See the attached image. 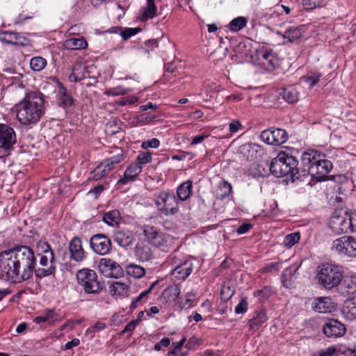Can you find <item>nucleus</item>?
Masks as SVG:
<instances>
[{
    "label": "nucleus",
    "instance_id": "6ab92c4d",
    "mask_svg": "<svg viewBox=\"0 0 356 356\" xmlns=\"http://www.w3.org/2000/svg\"><path fill=\"white\" fill-rule=\"evenodd\" d=\"M116 152L117 153L115 155L106 159L102 162V165H104V168H106L108 172L115 168L117 165L124 162L127 157L124 150L120 148H116Z\"/></svg>",
    "mask_w": 356,
    "mask_h": 356
},
{
    "label": "nucleus",
    "instance_id": "dca6fc26",
    "mask_svg": "<svg viewBox=\"0 0 356 356\" xmlns=\"http://www.w3.org/2000/svg\"><path fill=\"white\" fill-rule=\"evenodd\" d=\"M323 333L329 338H337L346 332V326L337 319H330L323 328Z\"/></svg>",
    "mask_w": 356,
    "mask_h": 356
},
{
    "label": "nucleus",
    "instance_id": "ddd939ff",
    "mask_svg": "<svg viewBox=\"0 0 356 356\" xmlns=\"http://www.w3.org/2000/svg\"><path fill=\"white\" fill-rule=\"evenodd\" d=\"M321 157H325V155L320 154L318 151L314 149H309L304 152L301 156V162L303 165V169L300 171L301 177L310 174V169L312 166L316 165L319 162Z\"/></svg>",
    "mask_w": 356,
    "mask_h": 356
},
{
    "label": "nucleus",
    "instance_id": "a19ab883",
    "mask_svg": "<svg viewBox=\"0 0 356 356\" xmlns=\"http://www.w3.org/2000/svg\"><path fill=\"white\" fill-rule=\"evenodd\" d=\"M108 172V170H107L106 168H104V165H102L101 163L92 172H91L88 179L97 181L105 177Z\"/></svg>",
    "mask_w": 356,
    "mask_h": 356
},
{
    "label": "nucleus",
    "instance_id": "4c0bfd02",
    "mask_svg": "<svg viewBox=\"0 0 356 356\" xmlns=\"http://www.w3.org/2000/svg\"><path fill=\"white\" fill-rule=\"evenodd\" d=\"M247 19L244 17H238L229 22V29L232 31H238L247 25Z\"/></svg>",
    "mask_w": 356,
    "mask_h": 356
},
{
    "label": "nucleus",
    "instance_id": "f257e3e1",
    "mask_svg": "<svg viewBox=\"0 0 356 356\" xmlns=\"http://www.w3.org/2000/svg\"><path fill=\"white\" fill-rule=\"evenodd\" d=\"M37 259L27 245H16L0 252V280L21 283L32 277Z\"/></svg>",
    "mask_w": 356,
    "mask_h": 356
},
{
    "label": "nucleus",
    "instance_id": "2f4dec72",
    "mask_svg": "<svg viewBox=\"0 0 356 356\" xmlns=\"http://www.w3.org/2000/svg\"><path fill=\"white\" fill-rule=\"evenodd\" d=\"M121 220L119 211L114 209L106 213L103 216V221L109 226H118Z\"/></svg>",
    "mask_w": 356,
    "mask_h": 356
},
{
    "label": "nucleus",
    "instance_id": "9d476101",
    "mask_svg": "<svg viewBox=\"0 0 356 356\" xmlns=\"http://www.w3.org/2000/svg\"><path fill=\"white\" fill-rule=\"evenodd\" d=\"M355 218V213L348 217L334 216L331 219V227L334 232L339 233H348L355 232V224L353 220Z\"/></svg>",
    "mask_w": 356,
    "mask_h": 356
},
{
    "label": "nucleus",
    "instance_id": "680f3d73",
    "mask_svg": "<svg viewBox=\"0 0 356 356\" xmlns=\"http://www.w3.org/2000/svg\"><path fill=\"white\" fill-rule=\"evenodd\" d=\"M234 293V291L230 289L229 287L223 286L221 289V296L222 298L225 300H228L230 298Z\"/></svg>",
    "mask_w": 356,
    "mask_h": 356
},
{
    "label": "nucleus",
    "instance_id": "6e6552de",
    "mask_svg": "<svg viewBox=\"0 0 356 356\" xmlns=\"http://www.w3.org/2000/svg\"><path fill=\"white\" fill-rule=\"evenodd\" d=\"M40 257V265L41 267L36 268V264L34 265L35 276L40 279L51 275L56 272V257L54 252H47Z\"/></svg>",
    "mask_w": 356,
    "mask_h": 356
},
{
    "label": "nucleus",
    "instance_id": "79ce46f5",
    "mask_svg": "<svg viewBox=\"0 0 356 356\" xmlns=\"http://www.w3.org/2000/svg\"><path fill=\"white\" fill-rule=\"evenodd\" d=\"M321 76V74L314 73L311 75L302 76L301 78V82L307 84L309 88H312L319 81Z\"/></svg>",
    "mask_w": 356,
    "mask_h": 356
},
{
    "label": "nucleus",
    "instance_id": "338daca9",
    "mask_svg": "<svg viewBox=\"0 0 356 356\" xmlns=\"http://www.w3.org/2000/svg\"><path fill=\"white\" fill-rule=\"evenodd\" d=\"M80 341L79 339L74 338L72 341L67 342L64 346V349L70 350L73 348L74 347L77 346L79 344Z\"/></svg>",
    "mask_w": 356,
    "mask_h": 356
},
{
    "label": "nucleus",
    "instance_id": "4d7b16f0",
    "mask_svg": "<svg viewBox=\"0 0 356 356\" xmlns=\"http://www.w3.org/2000/svg\"><path fill=\"white\" fill-rule=\"evenodd\" d=\"M30 44L31 41L29 39L25 36L21 35L19 33H17L15 45L26 47L29 46Z\"/></svg>",
    "mask_w": 356,
    "mask_h": 356
},
{
    "label": "nucleus",
    "instance_id": "58836bf2",
    "mask_svg": "<svg viewBox=\"0 0 356 356\" xmlns=\"http://www.w3.org/2000/svg\"><path fill=\"white\" fill-rule=\"evenodd\" d=\"M60 104L64 107H68L72 105L73 100L70 95L67 93V89L61 86L59 89Z\"/></svg>",
    "mask_w": 356,
    "mask_h": 356
},
{
    "label": "nucleus",
    "instance_id": "9b49d317",
    "mask_svg": "<svg viewBox=\"0 0 356 356\" xmlns=\"http://www.w3.org/2000/svg\"><path fill=\"white\" fill-rule=\"evenodd\" d=\"M260 138L269 145H280L288 139L286 131L282 129H266L261 133Z\"/></svg>",
    "mask_w": 356,
    "mask_h": 356
},
{
    "label": "nucleus",
    "instance_id": "b1692460",
    "mask_svg": "<svg viewBox=\"0 0 356 356\" xmlns=\"http://www.w3.org/2000/svg\"><path fill=\"white\" fill-rule=\"evenodd\" d=\"M305 29V26H291L282 34V37L293 42L302 36Z\"/></svg>",
    "mask_w": 356,
    "mask_h": 356
},
{
    "label": "nucleus",
    "instance_id": "09e8293b",
    "mask_svg": "<svg viewBox=\"0 0 356 356\" xmlns=\"http://www.w3.org/2000/svg\"><path fill=\"white\" fill-rule=\"evenodd\" d=\"M120 34L124 40H127L141 31L140 28L120 29Z\"/></svg>",
    "mask_w": 356,
    "mask_h": 356
},
{
    "label": "nucleus",
    "instance_id": "ea45409f",
    "mask_svg": "<svg viewBox=\"0 0 356 356\" xmlns=\"http://www.w3.org/2000/svg\"><path fill=\"white\" fill-rule=\"evenodd\" d=\"M46 65V59L41 56H35L31 59L30 66L34 71L40 72L43 70Z\"/></svg>",
    "mask_w": 356,
    "mask_h": 356
},
{
    "label": "nucleus",
    "instance_id": "5fc2aeb1",
    "mask_svg": "<svg viewBox=\"0 0 356 356\" xmlns=\"http://www.w3.org/2000/svg\"><path fill=\"white\" fill-rule=\"evenodd\" d=\"M248 301L246 298H242L239 303L235 307V313L237 314H244L248 310Z\"/></svg>",
    "mask_w": 356,
    "mask_h": 356
},
{
    "label": "nucleus",
    "instance_id": "393cba45",
    "mask_svg": "<svg viewBox=\"0 0 356 356\" xmlns=\"http://www.w3.org/2000/svg\"><path fill=\"white\" fill-rule=\"evenodd\" d=\"M334 306L330 298H318L314 305L313 306L314 309L318 313H327L330 312L333 309Z\"/></svg>",
    "mask_w": 356,
    "mask_h": 356
},
{
    "label": "nucleus",
    "instance_id": "20e7f679",
    "mask_svg": "<svg viewBox=\"0 0 356 356\" xmlns=\"http://www.w3.org/2000/svg\"><path fill=\"white\" fill-rule=\"evenodd\" d=\"M318 284L325 290H332L338 286L343 279L341 267L331 264H323L318 268L316 275Z\"/></svg>",
    "mask_w": 356,
    "mask_h": 356
},
{
    "label": "nucleus",
    "instance_id": "37998d69",
    "mask_svg": "<svg viewBox=\"0 0 356 356\" xmlns=\"http://www.w3.org/2000/svg\"><path fill=\"white\" fill-rule=\"evenodd\" d=\"M17 33L3 31L0 33V40L3 42L15 45Z\"/></svg>",
    "mask_w": 356,
    "mask_h": 356
},
{
    "label": "nucleus",
    "instance_id": "3c124183",
    "mask_svg": "<svg viewBox=\"0 0 356 356\" xmlns=\"http://www.w3.org/2000/svg\"><path fill=\"white\" fill-rule=\"evenodd\" d=\"M36 250L38 255L45 254L47 252H53L50 245L46 241H40L36 243Z\"/></svg>",
    "mask_w": 356,
    "mask_h": 356
},
{
    "label": "nucleus",
    "instance_id": "1a4fd4ad",
    "mask_svg": "<svg viewBox=\"0 0 356 356\" xmlns=\"http://www.w3.org/2000/svg\"><path fill=\"white\" fill-rule=\"evenodd\" d=\"M332 250L341 255L356 257V238L351 236L338 238L333 241Z\"/></svg>",
    "mask_w": 356,
    "mask_h": 356
},
{
    "label": "nucleus",
    "instance_id": "864d4df0",
    "mask_svg": "<svg viewBox=\"0 0 356 356\" xmlns=\"http://www.w3.org/2000/svg\"><path fill=\"white\" fill-rule=\"evenodd\" d=\"M251 145L250 144L245 143L241 145L238 148V154H241L244 159L248 160L250 156ZM252 156V155H251Z\"/></svg>",
    "mask_w": 356,
    "mask_h": 356
},
{
    "label": "nucleus",
    "instance_id": "052dcab7",
    "mask_svg": "<svg viewBox=\"0 0 356 356\" xmlns=\"http://www.w3.org/2000/svg\"><path fill=\"white\" fill-rule=\"evenodd\" d=\"M138 324V321H131L129 323H127L123 330L121 332V334H125L127 332H132L136 325Z\"/></svg>",
    "mask_w": 356,
    "mask_h": 356
},
{
    "label": "nucleus",
    "instance_id": "13d9d810",
    "mask_svg": "<svg viewBox=\"0 0 356 356\" xmlns=\"http://www.w3.org/2000/svg\"><path fill=\"white\" fill-rule=\"evenodd\" d=\"M259 56L264 60H266L268 64L273 65V55L271 51H261L259 54Z\"/></svg>",
    "mask_w": 356,
    "mask_h": 356
},
{
    "label": "nucleus",
    "instance_id": "c85d7f7f",
    "mask_svg": "<svg viewBox=\"0 0 356 356\" xmlns=\"http://www.w3.org/2000/svg\"><path fill=\"white\" fill-rule=\"evenodd\" d=\"M134 240V238L133 235L129 232L120 231L115 234L114 241L123 248H126L131 245Z\"/></svg>",
    "mask_w": 356,
    "mask_h": 356
},
{
    "label": "nucleus",
    "instance_id": "0e129e2a",
    "mask_svg": "<svg viewBox=\"0 0 356 356\" xmlns=\"http://www.w3.org/2000/svg\"><path fill=\"white\" fill-rule=\"evenodd\" d=\"M138 101V98L134 96L127 97L122 99L120 104L124 106L127 104H133Z\"/></svg>",
    "mask_w": 356,
    "mask_h": 356
},
{
    "label": "nucleus",
    "instance_id": "f3484780",
    "mask_svg": "<svg viewBox=\"0 0 356 356\" xmlns=\"http://www.w3.org/2000/svg\"><path fill=\"white\" fill-rule=\"evenodd\" d=\"M134 256L140 262H147L154 257V253L151 248L145 243H139L134 248Z\"/></svg>",
    "mask_w": 356,
    "mask_h": 356
},
{
    "label": "nucleus",
    "instance_id": "6e6d98bb",
    "mask_svg": "<svg viewBox=\"0 0 356 356\" xmlns=\"http://www.w3.org/2000/svg\"><path fill=\"white\" fill-rule=\"evenodd\" d=\"M160 145V141L157 138H152L151 140H148L144 141L142 143V147L144 149L151 147V148H157Z\"/></svg>",
    "mask_w": 356,
    "mask_h": 356
},
{
    "label": "nucleus",
    "instance_id": "c756f323",
    "mask_svg": "<svg viewBox=\"0 0 356 356\" xmlns=\"http://www.w3.org/2000/svg\"><path fill=\"white\" fill-rule=\"evenodd\" d=\"M280 95L289 104H294L299 99L298 91L292 86L284 88L280 92Z\"/></svg>",
    "mask_w": 356,
    "mask_h": 356
},
{
    "label": "nucleus",
    "instance_id": "8fccbe9b",
    "mask_svg": "<svg viewBox=\"0 0 356 356\" xmlns=\"http://www.w3.org/2000/svg\"><path fill=\"white\" fill-rule=\"evenodd\" d=\"M326 0H302V5L307 10H312L318 6H321Z\"/></svg>",
    "mask_w": 356,
    "mask_h": 356
},
{
    "label": "nucleus",
    "instance_id": "69168bd1",
    "mask_svg": "<svg viewBox=\"0 0 356 356\" xmlns=\"http://www.w3.org/2000/svg\"><path fill=\"white\" fill-rule=\"evenodd\" d=\"M241 128V123L238 120L232 122L229 125L231 132H236Z\"/></svg>",
    "mask_w": 356,
    "mask_h": 356
},
{
    "label": "nucleus",
    "instance_id": "774afa93",
    "mask_svg": "<svg viewBox=\"0 0 356 356\" xmlns=\"http://www.w3.org/2000/svg\"><path fill=\"white\" fill-rule=\"evenodd\" d=\"M321 350L323 356H333L337 353V349L334 346H330L327 349Z\"/></svg>",
    "mask_w": 356,
    "mask_h": 356
},
{
    "label": "nucleus",
    "instance_id": "412c9836",
    "mask_svg": "<svg viewBox=\"0 0 356 356\" xmlns=\"http://www.w3.org/2000/svg\"><path fill=\"white\" fill-rule=\"evenodd\" d=\"M70 257L76 261H81L84 258V252L81 241L78 238H74L69 245Z\"/></svg>",
    "mask_w": 356,
    "mask_h": 356
},
{
    "label": "nucleus",
    "instance_id": "f8f14e48",
    "mask_svg": "<svg viewBox=\"0 0 356 356\" xmlns=\"http://www.w3.org/2000/svg\"><path fill=\"white\" fill-rule=\"evenodd\" d=\"M90 245L92 250L100 255H105L111 250V240L103 234L93 235L90 238Z\"/></svg>",
    "mask_w": 356,
    "mask_h": 356
},
{
    "label": "nucleus",
    "instance_id": "a878e982",
    "mask_svg": "<svg viewBox=\"0 0 356 356\" xmlns=\"http://www.w3.org/2000/svg\"><path fill=\"white\" fill-rule=\"evenodd\" d=\"M129 286L121 282H114L109 286V292L112 296H127Z\"/></svg>",
    "mask_w": 356,
    "mask_h": 356
},
{
    "label": "nucleus",
    "instance_id": "cd10ccee",
    "mask_svg": "<svg viewBox=\"0 0 356 356\" xmlns=\"http://www.w3.org/2000/svg\"><path fill=\"white\" fill-rule=\"evenodd\" d=\"M266 312L264 310H259L255 312V316H253L248 323L250 329L252 331L257 330L260 326L267 321Z\"/></svg>",
    "mask_w": 356,
    "mask_h": 356
},
{
    "label": "nucleus",
    "instance_id": "4be33fe9",
    "mask_svg": "<svg viewBox=\"0 0 356 356\" xmlns=\"http://www.w3.org/2000/svg\"><path fill=\"white\" fill-rule=\"evenodd\" d=\"M343 316L349 320H356V296L347 299L341 309Z\"/></svg>",
    "mask_w": 356,
    "mask_h": 356
},
{
    "label": "nucleus",
    "instance_id": "423d86ee",
    "mask_svg": "<svg viewBox=\"0 0 356 356\" xmlns=\"http://www.w3.org/2000/svg\"><path fill=\"white\" fill-rule=\"evenodd\" d=\"M155 203L158 210L165 216H172L179 212V201L172 192L161 191L156 196Z\"/></svg>",
    "mask_w": 356,
    "mask_h": 356
},
{
    "label": "nucleus",
    "instance_id": "e2e57ef3",
    "mask_svg": "<svg viewBox=\"0 0 356 356\" xmlns=\"http://www.w3.org/2000/svg\"><path fill=\"white\" fill-rule=\"evenodd\" d=\"M252 225L250 223H244L239 226L236 229V232L238 234H243L248 232L251 228Z\"/></svg>",
    "mask_w": 356,
    "mask_h": 356
},
{
    "label": "nucleus",
    "instance_id": "a18cd8bd",
    "mask_svg": "<svg viewBox=\"0 0 356 356\" xmlns=\"http://www.w3.org/2000/svg\"><path fill=\"white\" fill-rule=\"evenodd\" d=\"M300 240L298 232H294L286 235L284 239L283 243L287 248H291Z\"/></svg>",
    "mask_w": 356,
    "mask_h": 356
},
{
    "label": "nucleus",
    "instance_id": "603ef678",
    "mask_svg": "<svg viewBox=\"0 0 356 356\" xmlns=\"http://www.w3.org/2000/svg\"><path fill=\"white\" fill-rule=\"evenodd\" d=\"M152 159V154L149 152H142L137 156V160L138 161V163L141 166L142 165L150 163Z\"/></svg>",
    "mask_w": 356,
    "mask_h": 356
},
{
    "label": "nucleus",
    "instance_id": "f704fd0d",
    "mask_svg": "<svg viewBox=\"0 0 356 356\" xmlns=\"http://www.w3.org/2000/svg\"><path fill=\"white\" fill-rule=\"evenodd\" d=\"M232 189V185L227 181H221L218 184V188L216 191L217 199L224 200L231 194Z\"/></svg>",
    "mask_w": 356,
    "mask_h": 356
},
{
    "label": "nucleus",
    "instance_id": "aec40b11",
    "mask_svg": "<svg viewBox=\"0 0 356 356\" xmlns=\"http://www.w3.org/2000/svg\"><path fill=\"white\" fill-rule=\"evenodd\" d=\"M192 270V263L186 261L175 267L172 272V275L177 280H184L191 275Z\"/></svg>",
    "mask_w": 356,
    "mask_h": 356
},
{
    "label": "nucleus",
    "instance_id": "473e14b6",
    "mask_svg": "<svg viewBox=\"0 0 356 356\" xmlns=\"http://www.w3.org/2000/svg\"><path fill=\"white\" fill-rule=\"evenodd\" d=\"M142 21H147L156 16L157 8L154 0H147V6L143 8Z\"/></svg>",
    "mask_w": 356,
    "mask_h": 356
},
{
    "label": "nucleus",
    "instance_id": "e433bc0d",
    "mask_svg": "<svg viewBox=\"0 0 356 356\" xmlns=\"http://www.w3.org/2000/svg\"><path fill=\"white\" fill-rule=\"evenodd\" d=\"M270 163L268 161H261L257 164V172L254 173V175L263 177L268 176L270 173Z\"/></svg>",
    "mask_w": 356,
    "mask_h": 356
},
{
    "label": "nucleus",
    "instance_id": "2eb2a0df",
    "mask_svg": "<svg viewBox=\"0 0 356 356\" xmlns=\"http://www.w3.org/2000/svg\"><path fill=\"white\" fill-rule=\"evenodd\" d=\"M16 143V135L13 128L5 124H0V147L10 150Z\"/></svg>",
    "mask_w": 356,
    "mask_h": 356
},
{
    "label": "nucleus",
    "instance_id": "f03ea898",
    "mask_svg": "<svg viewBox=\"0 0 356 356\" xmlns=\"http://www.w3.org/2000/svg\"><path fill=\"white\" fill-rule=\"evenodd\" d=\"M44 95L40 92H30L19 103L17 118L23 124H31L38 122L44 113Z\"/></svg>",
    "mask_w": 356,
    "mask_h": 356
},
{
    "label": "nucleus",
    "instance_id": "c03bdc74",
    "mask_svg": "<svg viewBox=\"0 0 356 356\" xmlns=\"http://www.w3.org/2000/svg\"><path fill=\"white\" fill-rule=\"evenodd\" d=\"M156 282H154L152 284V285L149 286V288L142 292L138 297L134 298L132 302L131 305L130 306L131 309H135L139 305V303L143 300V299L145 298L151 292L154 286L156 285Z\"/></svg>",
    "mask_w": 356,
    "mask_h": 356
},
{
    "label": "nucleus",
    "instance_id": "de8ad7c7",
    "mask_svg": "<svg viewBox=\"0 0 356 356\" xmlns=\"http://www.w3.org/2000/svg\"><path fill=\"white\" fill-rule=\"evenodd\" d=\"M129 91V89L124 88V87L120 86L106 90L104 94L107 96H118L126 95Z\"/></svg>",
    "mask_w": 356,
    "mask_h": 356
},
{
    "label": "nucleus",
    "instance_id": "49530a36",
    "mask_svg": "<svg viewBox=\"0 0 356 356\" xmlns=\"http://www.w3.org/2000/svg\"><path fill=\"white\" fill-rule=\"evenodd\" d=\"M118 264V263H116L115 261H114L110 259L102 258L99 261V266L100 269L102 270L103 271L105 270H110L111 271L115 268V267Z\"/></svg>",
    "mask_w": 356,
    "mask_h": 356
},
{
    "label": "nucleus",
    "instance_id": "a211bd4d",
    "mask_svg": "<svg viewBox=\"0 0 356 356\" xmlns=\"http://www.w3.org/2000/svg\"><path fill=\"white\" fill-rule=\"evenodd\" d=\"M142 166L137 163H133L126 169L124 177L118 181L122 184H126L129 181H133L138 175L141 172Z\"/></svg>",
    "mask_w": 356,
    "mask_h": 356
},
{
    "label": "nucleus",
    "instance_id": "bb28decb",
    "mask_svg": "<svg viewBox=\"0 0 356 356\" xmlns=\"http://www.w3.org/2000/svg\"><path fill=\"white\" fill-rule=\"evenodd\" d=\"M193 182L190 180L181 184L177 189V195L179 201L187 200L192 193Z\"/></svg>",
    "mask_w": 356,
    "mask_h": 356
},
{
    "label": "nucleus",
    "instance_id": "bf43d9fd",
    "mask_svg": "<svg viewBox=\"0 0 356 356\" xmlns=\"http://www.w3.org/2000/svg\"><path fill=\"white\" fill-rule=\"evenodd\" d=\"M298 270V267L295 266H291L289 267H288L287 268H286L284 272L282 273V275L284 277H288L291 279H293L295 273L297 272Z\"/></svg>",
    "mask_w": 356,
    "mask_h": 356
},
{
    "label": "nucleus",
    "instance_id": "4468645a",
    "mask_svg": "<svg viewBox=\"0 0 356 356\" xmlns=\"http://www.w3.org/2000/svg\"><path fill=\"white\" fill-rule=\"evenodd\" d=\"M332 168V163L330 161L325 159V157H321L319 162L312 166L309 175L318 181H324Z\"/></svg>",
    "mask_w": 356,
    "mask_h": 356
},
{
    "label": "nucleus",
    "instance_id": "7ed1b4c3",
    "mask_svg": "<svg viewBox=\"0 0 356 356\" xmlns=\"http://www.w3.org/2000/svg\"><path fill=\"white\" fill-rule=\"evenodd\" d=\"M298 161L292 156L283 154L272 160L270 165V172L277 177L290 175L293 180L301 177L300 169L298 168Z\"/></svg>",
    "mask_w": 356,
    "mask_h": 356
},
{
    "label": "nucleus",
    "instance_id": "39448f33",
    "mask_svg": "<svg viewBox=\"0 0 356 356\" xmlns=\"http://www.w3.org/2000/svg\"><path fill=\"white\" fill-rule=\"evenodd\" d=\"M78 284L85 293L88 294L99 293L103 289V284L98 281L96 273L90 269H82L77 272Z\"/></svg>",
    "mask_w": 356,
    "mask_h": 356
},
{
    "label": "nucleus",
    "instance_id": "c9c22d12",
    "mask_svg": "<svg viewBox=\"0 0 356 356\" xmlns=\"http://www.w3.org/2000/svg\"><path fill=\"white\" fill-rule=\"evenodd\" d=\"M180 293V289L177 285H171L166 288L162 293L163 298L166 301L175 300Z\"/></svg>",
    "mask_w": 356,
    "mask_h": 356
},
{
    "label": "nucleus",
    "instance_id": "72a5a7b5",
    "mask_svg": "<svg viewBox=\"0 0 356 356\" xmlns=\"http://www.w3.org/2000/svg\"><path fill=\"white\" fill-rule=\"evenodd\" d=\"M65 46L70 49H86L88 46L87 42L83 38H70L65 42Z\"/></svg>",
    "mask_w": 356,
    "mask_h": 356
},
{
    "label": "nucleus",
    "instance_id": "0eeeda50",
    "mask_svg": "<svg viewBox=\"0 0 356 356\" xmlns=\"http://www.w3.org/2000/svg\"><path fill=\"white\" fill-rule=\"evenodd\" d=\"M143 234L147 242L152 245L160 248L163 251H168L170 235L161 232L154 226L145 225L143 228Z\"/></svg>",
    "mask_w": 356,
    "mask_h": 356
},
{
    "label": "nucleus",
    "instance_id": "5701e85b",
    "mask_svg": "<svg viewBox=\"0 0 356 356\" xmlns=\"http://www.w3.org/2000/svg\"><path fill=\"white\" fill-rule=\"evenodd\" d=\"M86 67L82 63L76 62L72 68V73L69 79L71 81H80L86 78Z\"/></svg>",
    "mask_w": 356,
    "mask_h": 356
},
{
    "label": "nucleus",
    "instance_id": "7c9ffc66",
    "mask_svg": "<svg viewBox=\"0 0 356 356\" xmlns=\"http://www.w3.org/2000/svg\"><path fill=\"white\" fill-rule=\"evenodd\" d=\"M125 270L129 276L135 279H140L145 275V269L143 266L134 263L127 264Z\"/></svg>",
    "mask_w": 356,
    "mask_h": 356
}]
</instances>
